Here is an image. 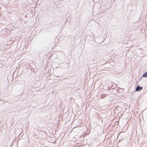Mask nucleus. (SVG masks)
<instances>
[{
	"label": "nucleus",
	"instance_id": "f257e3e1",
	"mask_svg": "<svg viewBox=\"0 0 147 147\" xmlns=\"http://www.w3.org/2000/svg\"><path fill=\"white\" fill-rule=\"evenodd\" d=\"M143 87H142L138 85L136 88V91H139L142 90Z\"/></svg>",
	"mask_w": 147,
	"mask_h": 147
},
{
	"label": "nucleus",
	"instance_id": "f03ea898",
	"mask_svg": "<svg viewBox=\"0 0 147 147\" xmlns=\"http://www.w3.org/2000/svg\"><path fill=\"white\" fill-rule=\"evenodd\" d=\"M142 77H147V71L142 75Z\"/></svg>",
	"mask_w": 147,
	"mask_h": 147
},
{
	"label": "nucleus",
	"instance_id": "7ed1b4c3",
	"mask_svg": "<svg viewBox=\"0 0 147 147\" xmlns=\"http://www.w3.org/2000/svg\"><path fill=\"white\" fill-rule=\"evenodd\" d=\"M105 96V94H103V95H101L100 96H101V98H104V97Z\"/></svg>",
	"mask_w": 147,
	"mask_h": 147
}]
</instances>
